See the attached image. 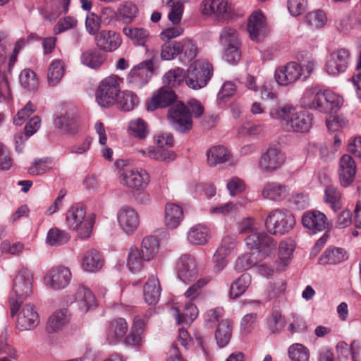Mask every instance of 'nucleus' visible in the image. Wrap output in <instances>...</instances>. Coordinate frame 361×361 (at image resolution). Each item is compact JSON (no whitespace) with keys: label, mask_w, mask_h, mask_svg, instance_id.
<instances>
[{"label":"nucleus","mask_w":361,"mask_h":361,"mask_svg":"<svg viewBox=\"0 0 361 361\" xmlns=\"http://www.w3.org/2000/svg\"><path fill=\"white\" fill-rule=\"evenodd\" d=\"M124 35L135 44L144 46L149 37V32L142 27L126 26L123 28Z\"/></svg>","instance_id":"nucleus-38"},{"label":"nucleus","mask_w":361,"mask_h":361,"mask_svg":"<svg viewBox=\"0 0 361 361\" xmlns=\"http://www.w3.org/2000/svg\"><path fill=\"white\" fill-rule=\"evenodd\" d=\"M177 274L180 280L189 283L196 278L198 274V267L193 256L183 255L180 257L176 264Z\"/></svg>","instance_id":"nucleus-18"},{"label":"nucleus","mask_w":361,"mask_h":361,"mask_svg":"<svg viewBox=\"0 0 361 361\" xmlns=\"http://www.w3.org/2000/svg\"><path fill=\"white\" fill-rule=\"evenodd\" d=\"M202 13L206 16H214L217 20H223L230 17L232 13L228 0H203Z\"/></svg>","instance_id":"nucleus-16"},{"label":"nucleus","mask_w":361,"mask_h":361,"mask_svg":"<svg viewBox=\"0 0 361 361\" xmlns=\"http://www.w3.org/2000/svg\"><path fill=\"white\" fill-rule=\"evenodd\" d=\"M70 239L71 235L67 231L54 227L48 231L46 242L51 246H60L66 244Z\"/></svg>","instance_id":"nucleus-43"},{"label":"nucleus","mask_w":361,"mask_h":361,"mask_svg":"<svg viewBox=\"0 0 361 361\" xmlns=\"http://www.w3.org/2000/svg\"><path fill=\"white\" fill-rule=\"evenodd\" d=\"M302 222L305 228L312 231L313 233L324 231L329 227L326 216L317 210L305 212Z\"/></svg>","instance_id":"nucleus-22"},{"label":"nucleus","mask_w":361,"mask_h":361,"mask_svg":"<svg viewBox=\"0 0 361 361\" xmlns=\"http://www.w3.org/2000/svg\"><path fill=\"white\" fill-rule=\"evenodd\" d=\"M78 25V20L72 16H66L59 20L53 29L54 35H59Z\"/></svg>","instance_id":"nucleus-56"},{"label":"nucleus","mask_w":361,"mask_h":361,"mask_svg":"<svg viewBox=\"0 0 361 361\" xmlns=\"http://www.w3.org/2000/svg\"><path fill=\"white\" fill-rule=\"evenodd\" d=\"M356 173V164L349 154H343L338 163V173L340 183L346 187L350 185L355 178Z\"/></svg>","instance_id":"nucleus-20"},{"label":"nucleus","mask_w":361,"mask_h":361,"mask_svg":"<svg viewBox=\"0 0 361 361\" xmlns=\"http://www.w3.org/2000/svg\"><path fill=\"white\" fill-rule=\"evenodd\" d=\"M256 262L253 259V255L246 253L239 257L235 264V269L238 271H243L251 268Z\"/></svg>","instance_id":"nucleus-64"},{"label":"nucleus","mask_w":361,"mask_h":361,"mask_svg":"<svg viewBox=\"0 0 361 361\" xmlns=\"http://www.w3.org/2000/svg\"><path fill=\"white\" fill-rule=\"evenodd\" d=\"M101 27V18L94 13L87 14L85 20V28L91 35H97Z\"/></svg>","instance_id":"nucleus-60"},{"label":"nucleus","mask_w":361,"mask_h":361,"mask_svg":"<svg viewBox=\"0 0 361 361\" xmlns=\"http://www.w3.org/2000/svg\"><path fill=\"white\" fill-rule=\"evenodd\" d=\"M179 42L180 46V48L179 49L180 54H183V59H182V61L183 63H188L194 59L198 52L197 45L190 39L183 40Z\"/></svg>","instance_id":"nucleus-52"},{"label":"nucleus","mask_w":361,"mask_h":361,"mask_svg":"<svg viewBox=\"0 0 361 361\" xmlns=\"http://www.w3.org/2000/svg\"><path fill=\"white\" fill-rule=\"evenodd\" d=\"M117 104L118 108L125 111H129L133 109L134 106L138 104L137 97L132 92L125 91L121 92V95L117 98Z\"/></svg>","instance_id":"nucleus-49"},{"label":"nucleus","mask_w":361,"mask_h":361,"mask_svg":"<svg viewBox=\"0 0 361 361\" xmlns=\"http://www.w3.org/2000/svg\"><path fill=\"white\" fill-rule=\"evenodd\" d=\"M177 100V95L175 92L164 85L155 91L152 97L147 102V109L149 111H154L158 108L171 106Z\"/></svg>","instance_id":"nucleus-15"},{"label":"nucleus","mask_w":361,"mask_h":361,"mask_svg":"<svg viewBox=\"0 0 361 361\" xmlns=\"http://www.w3.org/2000/svg\"><path fill=\"white\" fill-rule=\"evenodd\" d=\"M209 279L207 278L200 279L195 283L188 288L185 292V296L190 300L197 298L202 292V288L208 283Z\"/></svg>","instance_id":"nucleus-61"},{"label":"nucleus","mask_w":361,"mask_h":361,"mask_svg":"<svg viewBox=\"0 0 361 361\" xmlns=\"http://www.w3.org/2000/svg\"><path fill=\"white\" fill-rule=\"evenodd\" d=\"M183 218L184 213L182 207L171 202L166 204L164 221L169 228H176L180 224Z\"/></svg>","instance_id":"nucleus-26"},{"label":"nucleus","mask_w":361,"mask_h":361,"mask_svg":"<svg viewBox=\"0 0 361 361\" xmlns=\"http://www.w3.org/2000/svg\"><path fill=\"white\" fill-rule=\"evenodd\" d=\"M264 224L271 233L283 235L293 229L295 224V216L287 210L276 209L268 214Z\"/></svg>","instance_id":"nucleus-7"},{"label":"nucleus","mask_w":361,"mask_h":361,"mask_svg":"<svg viewBox=\"0 0 361 361\" xmlns=\"http://www.w3.org/2000/svg\"><path fill=\"white\" fill-rule=\"evenodd\" d=\"M180 42H166L161 47V57L164 60H171L180 54Z\"/></svg>","instance_id":"nucleus-57"},{"label":"nucleus","mask_w":361,"mask_h":361,"mask_svg":"<svg viewBox=\"0 0 361 361\" xmlns=\"http://www.w3.org/2000/svg\"><path fill=\"white\" fill-rule=\"evenodd\" d=\"M286 161V156L276 145H270L261 155L259 166L264 173H273Z\"/></svg>","instance_id":"nucleus-9"},{"label":"nucleus","mask_w":361,"mask_h":361,"mask_svg":"<svg viewBox=\"0 0 361 361\" xmlns=\"http://www.w3.org/2000/svg\"><path fill=\"white\" fill-rule=\"evenodd\" d=\"M262 195L264 198L273 201H281L288 195V188L284 185L276 182H269L265 184Z\"/></svg>","instance_id":"nucleus-27"},{"label":"nucleus","mask_w":361,"mask_h":361,"mask_svg":"<svg viewBox=\"0 0 361 361\" xmlns=\"http://www.w3.org/2000/svg\"><path fill=\"white\" fill-rule=\"evenodd\" d=\"M345 259H347V252L344 249L331 246L324 251L319 260L322 264H336Z\"/></svg>","instance_id":"nucleus-31"},{"label":"nucleus","mask_w":361,"mask_h":361,"mask_svg":"<svg viewBox=\"0 0 361 361\" xmlns=\"http://www.w3.org/2000/svg\"><path fill=\"white\" fill-rule=\"evenodd\" d=\"M45 279L51 288L59 290L65 288L70 283L71 272L66 267H56L49 270Z\"/></svg>","instance_id":"nucleus-24"},{"label":"nucleus","mask_w":361,"mask_h":361,"mask_svg":"<svg viewBox=\"0 0 361 361\" xmlns=\"http://www.w3.org/2000/svg\"><path fill=\"white\" fill-rule=\"evenodd\" d=\"M161 286L158 278L155 276L149 277L144 286V300L149 305L156 304L160 298Z\"/></svg>","instance_id":"nucleus-28"},{"label":"nucleus","mask_w":361,"mask_h":361,"mask_svg":"<svg viewBox=\"0 0 361 361\" xmlns=\"http://www.w3.org/2000/svg\"><path fill=\"white\" fill-rule=\"evenodd\" d=\"M154 71V63L152 59L144 61L135 66L129 73L128 82L134 89L144 87L152 77Z\"/></svg>","instance_id":"nucleus-10"},{"label":"nucleus","mask_w":361,"mask_h":361,"mask_svg":"<svg viewBox=\"0 0 361 361\" xmlns=\"http://www.w3.org/2000/svg\"><path fill=\"white\" fill-rule=\"evenodd\" d=\"M324 200L325 203L330 205L334 212H337L342 208L341 193L334 185H331L326 187Z\"/></svg>","instance_id":"nucleus-45"},{"label":"nucleus","mask_w":361,"mask_h":361,"mask_svg":"<svg viewBox=\"0 0 361 361\" xmlns=\"http://www.w3.org/2000/svg\"><path fill=\"white\" fill-rule=\"evenodd\" d=\"M94 42L100 50L112 52L121 46L122 39L119 33L114 30H103L97 34Z\"/></svg>","instance_id":"nucleus-19"},{"label":"nucleus","mask_w":361,"mask_h":361,"mask_svg":"<svg viewBox=\"0 0 361 361\" xmlns=\"http://www.w3.org/2000/svg\"><path fill=\"white\" fill-rule=\"evenodd\" d=\"M302 101L306 108L325 114L338 110L342 104V99L338 94L329 90L322 91L317 87L307 90Z\"/></svg>","instance_id":"nucleus-2"},{"label":"nucleus","mask_w":361,"mask_h":361,"mask_svg":"<svg viewBox=\"0 0 361 361\" xmlns=\"http://www.w3.org/2000/svg\"><path fill=\"white\" fill-rule=\"evenodd\" d=\"M175 310L176 312V318L178 324L183 323L190 324L198 314L197 307L190 302L185 305L183 312H180L178 308H175Z\"/></svg>","instance_id":"nucleus-42"},{"label":"nucleus","mask_w":361,"mask_h":361,"mask_svg":"<svg viewBox=\"0 0 361 361\" xmlns=\"http://www.w3.org/2000/svg\"><path fill=\"white\" fill-rule=\"evenodd\" d=\"M302 75V67L296 62H289L279 67L274 73L277 83L280 85H288L296 82Z\"/></svg>","instance_id":"nucleus-17"},{"label":"nucleus","mask_w":361,"mask_h":361,"mask_svg":"<svg viewBox=\"0 0 361 361\" xmlns=\"http://www.w3.org/2000/svg\"><path fill=\"white\" fill-rule=\"evenodd\" d=\"M75 303L78 308L82 312H87L97 305L95 297L92 292L83 285H80L75 293L74 300L71 302Z\"/></svg>","instance_id":"nucleus-23"},{"label":"nucleus","mask_w":361,"mask_h":361,"mask_svg":"<svg viewBox=\"0 0 361 361\" xmlns=\"http://www.w3.org/2000/svg\"><path fill=\"white\" fill-rule=\"evenodd\" d=\"M159 242L154 236H147L143 238L140 252L145 260L149 261L158 252Z\"/></svg>","instance_id":"nucleus-46"},{"label":"nucleus","mask_w":361,"mask_h":361,"mask_svg":"<svg viewBox=\"0 0 361 361\" xmlns=\"http://www.w3.org/2000/svg\"><path fill=\"white\" fill-rule=\"evenodd\" d=\"M149 181V174L141 169H127L121 173V183L137 190H144Z\"/></svg>","instance_id":"nucleus-12"},{"label":"nucleus","mask_w":361,"mask_h":361,"mask_svg":"<svg viewBox=\"0 0 361 361\" xmlns=\"http://www.w3.org/2000/svg\"><path fill=\"white\" fill-rule=\"evenodd\" d=\"M270 116L279 119L283 128L289 132L306 133L312 125V115L305 111H295L291 106L273 108L270 111Z\"/></svg>","instance_id":"nucleus-1"},{"label":"nucleus","mask_w":361,"mask_h":361,"mask_svg":"<svg viewBox=\"0 0 361 361\" xmlns=\"http://www.w3.org/2000/svg\"><path fill=\"white\" fill-rule=\"evenodd\" d=\"M245 240L250 249L257 250L264 257L269 256L276 247V243L264 232L250 233Z\"/></svg>","instance_id":"nucleus-11"},{"label":"nucleus","mask_w":361,"mask_h":361,"mask_svg":"<svg viewBox=\"0 0 361 361\" xmlns=\"http://www.w3.org/2000/svg\"><path fill=\"white\" fill-rule=\"evenodd\" d=\"M247 31L251 39L259 42L267 35V27L264 17L260 12L253 13L247 25Z\"/></svg>","instance_id":"nucleus-25"},{"label":"nucleus","mask_w":361,"mask_h":361,"mask_svg":"<svg viewBox=\"0 0 361 361\" xmlns=\"http://www.w3.org/2000/svg\"><path fill=\"white\" fill-rule=\"evenodd\" d=\"M20 82L23 88L34 91L37 88L38 80L36 74L30 69H24L20 74Z\"/></svg>","instance_id":"nucleus-53"},{"label":"nucleus","mask_w":361,"mask_h":361,"mask_svg":"<svg viewBox=\"0 0 361 361\" xmlns=\"http://www.w3.org/2000/svg\"><path fill=\"white\" fill-rule=\"evenodd\" d=\"M128 129L131 135L139 139L145 138L149 133L147 123L140 118L132 120L129 123Z\"/></svg>","instance_id":"nucleus-51"},{"label":"nucleus","mask_w":361,"mask_h":361,"mask_svg":"<svg viewBox=\"0 0 361 361\" xmlns=\"http://www.w3.org/2000/svg\"><path fill=\"white\" fill-rule=\"evenodd\" d=\"M306 21L310 26L317 29L324 26L327 22V18L323 11L317 10L306 15Z\"/></svg>","instance_id":"nucleus-55"},{"label":"nucleus","mask_w":361,"mask_h":361,"mask_svg":"<svg viewBox=\"0 0 361 361\" xmlns=\"http://www.w3.org/2000/svg\"><path fill=\"white\" fill-rule=\"evenodd\" d=\"M143 156L149 157L159 161L169 162L176 159V154L173 151H169L163 149V147L153 148L149 147L147 151H139Z\"/></svg>","instance_id":"nucleus-39"},{"label":"nucleus","mask_w":361,"mask_h":361,"mask_svg":"<svg viewBox=\"0 0 361 361\" xmlns=\"http://www.w3.org/2000/svg\"><path fill=\"white\" fill-rule=\"evenodd\" d=\"M168 120L178 132L185 133L192 128L193 123L190 109L183 102H176L168 111Z\"/></svg>","instance_id":"nucleus-8"},{"label":"nucleus","mask_w":361,"mask_h":361,"mask_svg":"<svg viewBox=\"0 0 361 361\" xmlns=\"http://www.w3.org/2000/svg\"><path fill=\"white\" fill-rule=\"evenodd\" d=\"M224 59L231 64L237 63L241 59L240 46L224 47Z\"/></svg>","instance_id":"nucleus-62"},{"label":"nucleus","mask_w":361,"mask_h":361,"mask_svg":"<svg viewBox=\"0 0 361 361\" xmlns=\"http://www.w3.org/2000/svg\"><path fill=\"white\" fill-rule=\"evenodd\" d=\"M212 75V65L204 60L199 59L188 69L185 83L190 88L199 90L207 85Z\"/></svg>","instance_id":"nucleus-5"},{"label":"nucleus","mask_w":361,"mask_h":361,"mask_svg":"<svg viewBox=\"0 0 361 361\" xmlns=\"http://www.w3.org/2000/svg\"><path fill=\"white\" fill-rule=\"evenodd\" d=\"M68 226L77 232L81 239L90 238L94 224V215H87L85 207L80 204L72 205L68 210L66 216Z\"/></svg>","instance_id":"nucleus-3"},{"label":"nucleus","mask_w":361,"mask_h":361,"mask_svg":"<svg viewBox=\"0 0 361 361\" xmlns=\"http://www.w3.org/2000/svg\"><path fill=\"white\" fill-rule=\"evenodd\" d=\"M143 255L140 250L136 247H131L129 250L127 258V267L133 273L140 271L144 267L145 262Z\"/></svg>","instance_id":"nucleus-40"},{"label":"nucleus","mask_w":361,"mask_h":361,"mask_svg":"<svg viewBox=\"0 0 361 361\" xmlns=\"http://www.w3.org/2000/svg\"><path fill=\"white\" fill-rule=\"evenodd\" d=\"M286 283L283 280H278L274 282L268 290L267 297L269 300L274 302L280 299L285 293Z\"/></svg>","instance_id":"nucleus-58"},{"label":"nucleus","mask_w":361,"mask_h":361,"mask_svg":"<svg viewBox=\"0 0 361 361\" xmlns=\"http://www.w3.org/2000/svg\"><path fill=\"white\" fill-rule=\"evenodd\" d=\"M65 72L64 63L60 59L54 60L49 65L47 80L49 85L54 86L63 78Z\"/></svg>","instance_id":"nucleus-41"},{"label":"nucleus","mask_w":361,"mask_h":361,"mask_svg":"<svg viewBox=\"0 0 361 361\" xmlns=\"http://www.w3.org/2000/svg\"><path fill=\"white\" fill-rule=\"evenodd\" d=\"M137 6L131 2H126L118 9L119 16L126 23L131 22L136 16Z\"/></svg>","instance_id":"nucleus-59"},{"label":"nucleus","mask_w":361,"mask_h":361,"mask_svg":"<svg viewBox=\"0 0 361 361\" xmlns=\"http://www.w3.org/2000/svg\"><path fill=\"white\" fill-rule=\"evenodd\" d=\"M232 334V322L228 319L221 320L215 332V338L218 345L221 348L226 346Z\"/></svg>","instance_id":"nucleus-36"},{"label":"nucleus","mask_w":361,"mask_h":361,"mask_svg":"<svg viewBox=\"0 0 361 361\" xmlns=\"http://www.w3.org/2000/svg\"><path fill=\"white\" fill-rule=\"evenodd\" d=\"M295 249L294 241L290 238L285 239L279 245V260L277 261L276 269L282 271L289 264L293 252Z\"/></svg>","instance_id":"nucleus-29"},{"label":"nucleus","mask_w":361,"mask_h":361,"mask_svg":"<svg viewBox=\"0 0 361 361\" xmlns=\"http://www.w3.org/2000/svg\"><path fill=\"white\" fill-rule=\"evenodd\" d=\"M209 238V229L202 224L192 226L188 233V240L193 245H204Z\"/></svg>","instance_id":"nucleus-33"},{"label":"nucleus","mask_w":361,"mask_h":361,"mask_svg":"<svg viewBox=\"0 0 361 361\" xmlns=\"http://www.w3.org/2000/svg\"><path fill=\"white\" fill-rule=\"evenodd\" d=\"M81 264L85 271L93 272L102 268L103 259L98 251L90 250L85 254Z\"/></svg>","instance_id":"nucleus-34"},{"label":"nucleus","mask_w":361,"mask_h":361,"mask_svg":"<svg viewBox=\"0 0 361 361\" xmlns=\"http://www.w3.org/2000/svg\"><path fill=\"white\" fill-rule=\"evenodd\" d=\"M104 59V56L97 50L87 51L81 56L82 63L92 68H99Z\"/></svg>","instance_id":"nucleus-47"},{"label":"nucleus","mask_w":361,"mask_h":361,"mask_svg":"<svg viewBox=\"0 0 361 361\" xmlns=\"http://www.w3.org/2000/svg\"><path fill=\"white\" fill-rule=\"evenodd\" d=\"M122 80L117 75H112L103 79L96 92V99L99 105L109 107L114 105L121 93Z\"/></svg>","instance_id":"nucleus-6"},{"label":"nucleus","mask_w":361,"mask_h":361,"mask_svg":"<svg viewBox=\"0 0 361 361\" xmlns=\"http://www.w3.org/2000/svg\"><path fill=\"white\" fill-rule=\"evenodd\" d=\"M54 123L63 133L74 134L78 131L77 120L73 113L66 112L64 115L57 116Z\"/></svg>","instance_id":"nucleus-32"},{"label":"nucleus","mask_w":361,"mask_h":361,"mask_svg":"<svg viewBox=\"0 0 361 361\" xmlns=\"http://www.w3.org/2000/svg\"><path fill=\"white\" fill-rule=\"evenodd\" d=\"M117 219L121 228L128 235L133 234L140 224L137 213L128 206L120 209L118 212Z\"/></svg>","instance_id":"nucleus-21"},{"label":"nucleus","mask_w":361,"mask_h":361,"mask_svg":"<svg viewBox=\"0 0 361 361\" xmlns=\"http://www.w3.org/2000/svg\"><path fill=\"white\" fill-rule=\"evenodd\" d=\"M250 283V275L246 273L241 274L238 279L231 285L229 291L230 298L235 299L241 296L247 290Z\"/></svg>","instance_id":"nucleus-37"},{"label":"nucleus","mask_w":361,"mask_h":361,"mask_svg":"<svg viewBox=\"0 0 361 361\" xmlns=\"http://www.w3.org/2000/svg\"><path fill=\"white\" fill-rule=\"evenodd\" d=\"M16 322V327L20 331H31L39 324V316L34 305L25 303L21 305Z\"/></svg>","instance_id":"nucleus-13"},{"label":"nucleus","mask_w":361,"mask_h":361,"mask_svg":"<svg viewBox=\"0 0 361 361\" xmlns=\"http://www.w3.org/2000/svg\"><path fill=\"white\" fill-rule=\"evenodd\" d=\"M207 163L210 166L227 161L230 158V152L224 146H214L207 152Z\"/></svg>","instance_id":"nucleus-35"},{"label":"nucleus","mask_w":361,"mask_h":361,"mask_svg":"<svg viewBox=\"0 0 361 361\" xmlns=\"http://www.w3.org/2000/svg\"><path fill=\"white\" fill-rule=\"evenodd\" d=\"M220 42L224 47L241 46L237 30L229 27H225L222 29L220 33Z\"/></svg>","instance_id":"nucleus-50"},{"label":"nucleus","mask_w":361,"mask_h":361,"mask_svg":"<svg viewBox=\"0 0 361 361\" xmlns=\"http://www.w3.org/2000/svg\"><path fill=\"white\" fill-rule=\"evenodd\" d=\"M33 276L32 272L26 269H21L13 280V292L16 298L11 296L9 299L11 315L14 317L19 311L23 302L20 298H26L32 292Z\"/></svg>","instance_id":"nucleus-4"},{"label":"nucleus","mask_w":361,"mask_h":361,"mask_svg":"<svg viewBox=\"0 0 361 361\" xmlns=\"http://www.w3.org/2000/svg\"><path fill=\"white\" fill-rule=\"evenodd\" d=\"M184 79L185 80L184 70L180 68L170 70L163 78L164 85L172 90L173 87L180 85Z\"/></svg>","instance_id":"nucleus-48"},{"label":"nucleus","mask_w":361,"mask_h":361,"mask_svg":"<svg viewBox=\"0 0 361 361\" xmlns=\"http://www.w3.org/2000/svg\"><path fill=\"white\" fill-rule=\"evenodd\" d=\"M289 357L292 361H309L308 349L300 343L292 345L288 348Z\"/></svg>","instance_id":"nucleus-54"},{"label":"nucleus","mask_w":361,"mask_h":361,"mask_svg":"<svg viewBox=\"0 0 361 361\" xmlns=\"http://www.w3.org/2000/svg\"><path fill=\"white\" fill-rule=\"evenodd\" d=\"M25 245L20 242L11 243L8 240H4L1 243V250L6 254L18 256L24 250Z\"/></svg>","instance_id":"nucleus-63"},{"label":"nucleus","mask_w":361,"mask_h":361,"mask_svg":"<svg viewBox=\"0 0 361 361\" xmlns=\"http://www.w3.org/2000/svg\"><path fill=\"white\" fill-rule=\"evenodd\" d=\"M68 322L66 312L63 310H58L53 313L49 318L47 324V331L54 333L60 329Z\"/></svg>","instance_id":"nucleus-44"},{"label":"nucleus","mask_w":361,"mask_h":361,"mask_svg":"<svg viewBox=\"0 0 361 361\" xmlns=\"http://www.w3.org/2000/svg\"><path fill=\"white\" fill-rule=\"evenodd\" d=\"M350 57V51L345 48L332 51L326 63V71L331 75L344 72L348 66Z\"/></svg>","instance_id":"nucleus-14"},{"label":"nucleus","mask_w":361,"mask_h":361,"mask_svg":"<svg viewBox=\"0 0 361 361\" xmlns=\"http://www.w3.org/2000/svg\"><path fill=\"white\" fill-rule=\"evenodd\" d=\"M128 330V326L124 319H115L109 322L107 331L108 339L111 343L117 342L126 336Z\"/></svg>","instance_id":"nucleus-30"}]
</instances>
